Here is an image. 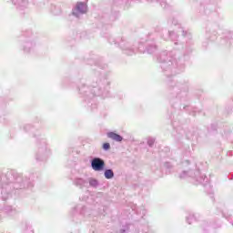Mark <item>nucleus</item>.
Listing matches in <instances>:
<instances>
[{
	"instance_id": "1",
	"label": "nucleus",
	"mask_w": 233,
	"mask_h": 233,
	"mask_svg": "<svg viewBox=\"0 0 233 233\" xmlns=\"http://www.w3.org/2000/svg\"><path fill=\"white\" fill-rule=\"evenodd\" d=\"M91 166L93 170H96V172L105 170V161H103L101 158H94L91 162Z\"/></svg>"
},
{
	"instance_id": "2",
	"label": "nucleus",
	"mask_w": 233,
	"mask_h": 233,
	"mask_svg": "<svg viewBox=\"0 0 233 233\" xmlns=\"http://www.w3.org/2000/svg\"><path fill=\"white\" fill-rule=\"evenodd\" d=\"M107 137H109V139H113V141H117V142L123 141V137L114 132L107 133Z\"/></svg>"
},
{
	"instance_id": "3",
	"label": "nucleus",
	"mask_w": 233,
	"mask_h": 233,
	"mask_svg": "<svg viewBox=\"0 0 233 233\" xmlns=\"http://www.w3.org/2000/svg\"><path fill=\"white\" fill-rule=\"evenodd\" d=\"M76 8L78 12H81L82 14H85V12L86 11V5H85V4L83 3H78Z\"/></svg>"
},
{
	"instance_id": "4",
	"label": "nucleus",
	"mask_w": 233,
	"mask_h": 233,
	"mask_svg": "<svg viewBox=\"0 0 233 233\" xmlns=\"http://www.w3.org/2000/svg\"><path fill=\"white\" fill-rule=\"evenodd\" d=\"M105 177L106 179H112V177H114V171H112L111 169H106L105 171Z\"/></svg>"
},
{
	"instance_id": "5",
	"label": "nucleus",
	"mask_w": 233,
	"mask_h": 233,
	"mask_svg": "<svg viewBox=\"0 0 233 233\" xmlns=\"http://www.w3.org/2000/svg\"><path fill=\"white\" fill-rule=\"evenodd\" d=\"M103 149L104 150H110V144L109 143H104L103 144Z\"/></svg>"
}]
</instances>
